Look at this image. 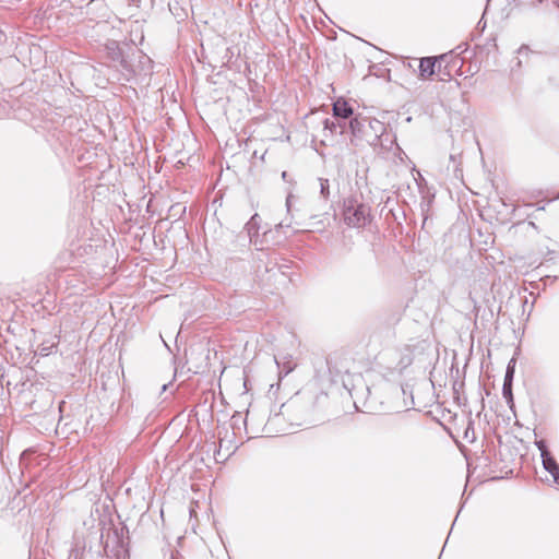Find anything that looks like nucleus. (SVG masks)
Here are the masks:
<instances>
[{"label": "nucleus", "mask_w": 559, "mask_h": 559, "mask_svg": "<svg viewBox=\"0 0 559 559\" xmlns=\"http://www.w3.org/2000/svg\"><path fill=\"white\" fill-rule=\"evenodd\" d=\"M343 221L348 227H365L370 221V207L354 198H348L343 204Z\"/></svg>", "instance_id": "f257e3e1"}, {"label": "nucleus", "mask_w": 559, "mask_h": 559, "mask_svg": "<svg viewBox=\"0 0 559 559\" xmlns=\"http://www.w3.org/2000/svg\"><path fill=\"white\" fill-rule=\"evenodd\" d=\"M374 130V132H383L384 126L379 120H369L368 118L354 117L349 121V129L355 138H364L366 128Z\"/></svg>", "instance_id": "f03ea898"}, {"label": "nucleus", "mask_w": 559, "mask_h": 559, "mask_svg": "<svg viewBox=\"0 0 559 559\" xmlns=\"http://www.w3.org/2000/svg\"><path fill=\"white\" fill-rule=\"evenodd\" d=\"M447 58V55L439 57H425L419 60V76L428 79L436 73V68L441 71V63Z\"/></svg>", "instance_id": "7ed1b4c3"}, {"label": "nucleus", "mask_w": 559, "mask_h": 559, "mask_svg": "<svg viewBox=\"0 0 559 559\" xmlns=\"http://www.w3.org/2000/svg\"><path fill=\"white\" fill-rule=\"evenodd\" d=\"M543 467L552 476L554 481L559 484V465L551 453L542 456Z\"/></svg>", "instance_id": "20e7f679"}, {"label": "nucleus", "mask_w": 559, "mask_h": 559, "mask_svg": "<svg viewBox=\"0 0 559 559\" xmlns=\"http://www.w3.org/2000/svg\"><path fill=\"white\" fill-rule=\"evenodd\" d=\"M333 115L335 118L347 119L353 115V108L346 100L337 99L333 104Z\"/></svg>", "instance_id": "39448f33"}, {"label": "nucleus", "mask_w": 559, "mask_h": 559, "mask_svg": "<svg viewBox=\"0 0 559 559\" xmlns=\"http://www.w3.org/2000/svg\"><path fill=\"white\" fill-rule=\"evenodd\" d=\"M260 222H261V217L258 214H254L247 224V229H248V234L250 236V241L254 246L258 245L257 237H258V228H259Z\"/></svg>", "instance_id": "423d86ee"}, {"label": "nucleus", "mask_w": 559, "mask_h": 559, "mask_svg": "<svg viewBox=\"0 0 559 559\" xmlns=\"http://www.w3.org/2000/svg\"><path fill=\"white\" fill-rule=\"evenodd\" d=\"M224 442H225V438H221V437H219V445H218V449H217V450L215 451V453H214V456H215V460H216V461H219L221 459H222V460H226V459H227L231 453H234V451L237 449V447H236V445H235V447H233V445L230 444V445H228V447L226 448V450H227V454H226V455H222V449H223V447H224Z\"/></svg>", "instance_id": "0eeeda50"}, {"label": "nucleus", "mask_w": 559, "mask_h": 559, "mask_svg": "<svg viewBox=\"0 0 559 559\" xmlns=\"http://www.w3.org/2000/svg\"><path fill=\"white\" fill-rule=\"evenodd\" d=\"M107 48L111 51V59L115 60V61H118L120 60L121 64L123 68L127 69V62L122 59V53L117 45L116 41H111Z\"/></svg>", "instance_id": "6e6552de"}, {"label": "nucleus", "mask_w": 559, "mask_h": 559, "mask_svg": "<svg viewBox=\"0 0 559 559\" xmlns=\"http://www.w3.org/2000/svg\"><path fill=\"white\" fill-rule=\"evenodd\" d=\"M514 372H515V358H512L507 366L503 383L512 384L513 378H514Z\"/></svg>", "instance_id": "1a4fd4ad"}, {"label": "nucleus", "mask_w": 559, "mask_h": 559, "mask_svg": "<svg viewBox=\"0 0 559 559\" xmlns=\"http://www.w3.org/2000/svg\"><path fill=\"white\" fill-rule=\"evenodd\" d=\"M324 129L330 130L331 132H336L340 129V133L344 132V124L340 122L332 121L330 119L324 120Z\"/></svg>", "instance_id": "9d476101"}, {"label": "nucleus", "mask_w": 559, "mask_h": 559, "mask_svg": "<svg viewBox=\"0 0 559 559\" xmlns=\"http://www.w3.org/2000/svg\"><path fill=\"white\" fill-rule=\"evenodd\" d=\"M320 194L323 199H329L330 197V183L329 179L320 178Z\"/></svg>", "instance_id": "9b49d317"}, {"label": "nucleus", "mask_w": 559, "mask_h": 559, "mask_svg": "<svg viewBox=\"0 0 559 559\" xmlns=\"http://www.w3.org/2000/svg\"><path fill=\"white\" fill-rule=\"evenodd\" d=\"M502 395L507 400L508 403H512L513 402L512 384L503 383V385H502Z\"/></svg>", "instance_id": "f8f14e48"}, {"label": "nucleus", "mask_w": 559, "mask_h": 559, "mask_svg": "<svg viewBox=\"0 0 559 559\" xmlns=\"http://www.w3.org/2000/svg\"><path fill=\"white\" fill-rule=\"evenodd\" d=\"M535 445L539 450L540 456H543L544 454L550 453L545 440H536Z\"/></svg>", "instance_id": "ddd939ff"}, {"label": "nucleus", "mask_w": 559, "mask_h": 559, "mask_svg": "<svg viewBox=\"0 0 559 559\" xmlns=\"http://www.w3.org/2000/svg\"><path fill=\"white\" fill-rule=\"evenodd\" d=\"M56 344H57L56 342H52L50 346H46V345L41 344L40 348H39L40 355L48 356L50 353V348L55 347Z\"/></svg>", "instance_id": "4468645a"}, {"label": "nucleus", "mask_w": 559, "mask_h": 559, "mask_svg": "<svg viewBox=\"0 0 559 559\" xmlns=\"http://www.w3.org/2000/svg\"><path fill=\"white\" fill-rule=\"evenodd\" d=\"M404 417H405V414L399 413L396 417L391 419L390 424L392 426H399L403 421Z\"/></svg>", "instance_id": "2eb2a0df"}, {"label": "nucleus", "mask_w": 559, "mask_h": 559, "mask_svg": "<svg viewBox=\"0 0 559 559\" xmlns=\"http://www.w3.org/2000/svg\"><path fill=\"white\" fill-rule=\"evenodd\" d=\"M440 73V81L448 82L451 80V73L449 71H445L441 69V71H438Z\"/></svg>", "instance_id": "dca6fc26"}, {"label": "nucleus", "mask_w": 559, "mask_h": 559, "mask_svg": "<svg viewBox=\"0 0 559 559\" xmlns=\"http://www.w3.org/2000/svg\"><path fill=\"white\" fill-rule=\"evenodd\" d=\"M292 199H293V195L292 194H288V197L286 198V207H287V212L290 211V206H292Z\"/></svg>", "instance_id": "f3484780"}, {"label": "nucleus", "mask_w": 559, "mask_h": 559, "mask_svg": "<svg viewBox=\"0 0 559 559\" xmlns=\"http://www.w3.org/2000/svg\"><path fill=\"white\" fill-rule=\"evenodd\" d=\"M382 135H383V134L378 135V134L376 133V134H374V139H373V141H371L370 139H367V142H368V143H371V144H374V141H380Z\"/></svg>", "instance_id": "a211bd4d"}, {"label": "nucleus", "mask_w": 559, "mask_h": 559, "mask_svg": "<svg viewBox=\"0 0 559 559\" xmlns=\"http://www.w3.org/2000/svg\"><path fill=\"white\" fill-rule=\"evenodd\" d=\"M382 135H383V134L378 135V134L376 133V134H374V139H373V141H371L370 139H367V142H368V143H371V144H374V141H380Z\"/></svg>", "instance_id": "6ab92c4d"}, {"label": "nucleus", "mask_w": 559, "mask_h": 559, "mask_svg": "<svg viewBox=\"0 0 559 559\" xmlns=\"http://www.w3.org/2000/svg\"><path fill=\"white\" fill-rule=\"evenodd\" d=\"M382 135H383V134L378 135V134L376 133V134H374V139H373V141H371L370 139H367V142H368V143H371V144H374V141H380Z\"/></svg>", "instance_id": "aec40b11"}, {"label": "nucleus", "mask_w": 559, "mask_h": 559, "mask_svg": "<svg viewBox=\"0 0 559 559\" xmlns=\"http://www.w3.org/2000/svg\"><path fill=\"white\" fill-rule=\"evenodd\" d=\"M282 227H283V223H278V224L276 225V229L282 228Z\"/></svg>", "instance_id": "412c9836"}, {"label": "nucleus", "mask_w": 559, "mask_h": 559, "mask_svg": "<svg viewBox=\"0 0 559 559\" xmlns=\"http://www.w3.org/2000/svg\"><path fill=\"white\" fill-rule=\"evenodd\" d=\"M292 370H293V368H292V367H288V368L286 369V371H285V372H286V373H288V372H290Z\"/></svg>", "instance_id": "4be33fe9"}, {"label": "nucleus", "mask_w": 559, "mask_h": 559, "mask_svg": "<svg viewBox=\"0 0 559 559\" xmlns=\"http://www.w3.org/2000/svg\"><path fill=\"white\" fill-rule=\"evenodd\" d=\"M557 7L559 8V0H556Z\"/></svg>", "instance_id": "5701e85b"}, {"label": "nucleus", "mask_w": 559, "mask_h": 559, "mask_svg": "<svg viewBox=\"0 0 559 559\" xmlns=\"http://www.w3.org/2000/svg\"><path fill=\"white\" fill-rule=\"evenodd\" d=\"M544 0H536V2L542 3Z\"/></svg>", "instance_id": "b1692460"}, {"label": "nucleus", "mask_w": 559, "mask_h": 559, "mask_svg": "<svg viewBox=\"0 0 559 559\" xmlns=\"http://www.w3.org/2000/svg\"><path fill=\"white\" fill-rule=\"evenodd\" d=\"M559 486V484H557Z\"/></svg>", "instance_id": "393cba45"}, {"label": "nucleus", "mask_w": 559, "mask_h": 559, "mask_svg": "<svg viewBox=\"0 0 559 559\" xmlns=\"http://www.w3.org/2000/svg\"><path fill=\"white\" fill-rule=\"evenodd\" d=\"M559 486V484H557Z\"/></svg>", "instance_id": "a878e982"}]
</instances>
